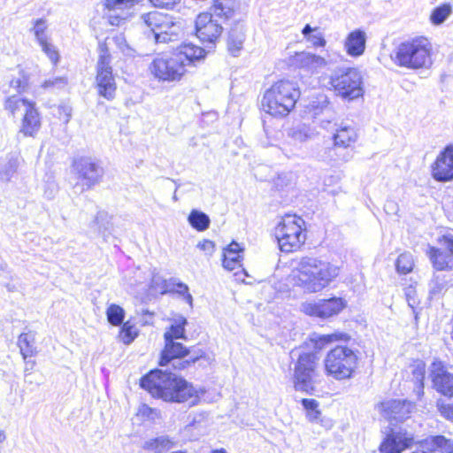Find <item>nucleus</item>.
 Returning <instances> with one entry per match:
<instances>
[{
    "label": "nucleus",
    "mask_w": 453,
    "mask_h": 453,
    "mask_svg": "<svg viewBox=\"0 0 453 453\" xmlns=\"http://www.w3.org/2000/svg\"><path fill=\"white\" fill-rule=\"evenodd\" d=\"M141 387L153 397L165 402L185 403L191 400L194 404L197 392L194 387L177 374L162 370H154L141 379Z\"/></svg>",
    "instance_id": "1"
},
{
    "label": "nucleus",
    "mask_w": 453,
    "mask_h": 453,
    "mask_svg": "<svg viewBox=\"0 0 453 453\" xmlns=\"http://www.w3.org/2000/svg\"><path fill=\"white\" fill-rule=\"evenodd\" d=\"M341 268L316 257H302L293 270L294 284L305 293H318L327 288L340 274Z\"/></svg>",
    "instance_id": "2"
},
{
    "label": "nucleus",
    "mask_w": 453,
    "mask_h": 453,
    "mask_svg": "<svg viewBox=\"0 0 453 453\" xmlns=\"http://www.w3.org/2000/svg\"><path fill=\"white\" fill-rule=\"evenodd\" d=\"M205 50L193 43L179 46L169 55L156 58L150 65L151 73L159 81H179L187 67L204 58Z\"/></svg>",
    "instance_id": "3"
},
{
    "label": "nucleus",
    "mask_w": 453,
    "mask_h": 453,
    "mask_svg": "<svg viewBox=\"0 0 453 453\" xmlns=\"http://www.w3.org/2000/svg\"><path fill=\"white\" fill-rule=\"evenodd\" d=\"M239 9L240 0H213L211 12L196 17V36L203 42L215 43L222 35L223 24L233 19Z\"/></svg>",
    "instance_id": "4"
},
{
    "label": "nucleus",
    "mask_w": 453,
    "mask_h": 453,
    "mask_svg": "<svg viewBox=\"0 0 453 453\" xmlns=\"http://www.w3.org/2000/svg\"><path fill=\"white\" fill-rule=\"evenodd\" d=\"M300 90L297 84L288 80H280L265 90L263 99V110L274 117H285L294 109Z\"/></svg>",
    "instance_id": "5"
},
{
    "label": "nucleus",
    "mask_w": 453,
    "mask_h": 453,
    "mask_svg": "<svg viewBox=\"0 0 453 453\" xmlns=\"http://www.w3.org/2000/svg\"><path fill=\"white\" fill-rule=\"evenodd\" d=\"M431 43L425 37H418L398 44L390 55L398 66L409 69L427 68L432 65Z\"/></svg>",
    "instance_id": "6"
},
{
    "label": "nucleus",
    "mask_w": 453,
    "mask_h": 453,
    "mask_svg": "<svg viewBox=\"0 0 453 453\" xmlns=\"http://www.w3.org/2000/svg\"><path fill=\"white\" fill-rule=\"evenodd\" d=\"M291 357H296L294 364L293 383L296 391L312 395L318 377L319 357L315 352L293 349Z\"/></svg>",
    "instance_id": "7"
},
{
    "label": "nucleus",
    "mask_w": 453,
    "mask_h": 453,
    "mask_svg": "<svg viewBox=\"0 0 453 453\" xmlns=\"http://www.w3.org/2000/svg\"><path fill=\"white\" fill-rule=\"evenodd\" d=\"M275 237L281 251L299 250L306 241L304 220L296 215H285L275 228Z\"/></svg>",
    "instance_id": "8"
},
{
    "label": "nucleus",
    "mask_w": 453,
    "mask_h": 453,
    "mask_svg": "<svg viewBox=\"0 0 453 453\" xmlns=\"http://www.w3.org/2000/svg\"><path fill=\"white\" fill-rule=\"evenodd\" d=\"M335 94L344 100L352 101L364 95L363 78L356 68L336 70L330 78Z\"/></svg>",
    "instance_id": "9"
},
{
    "label": "nucleus",
    "mask_w": 453,
    "mask_h": 453,
    "mask_svg": "<svg viewBox=\"0 0 453 453\" xmlns=\"http://www.w3.org/2000/svg\"><path fill=\"white\" fill-rule=\"evenodd\" d=\"M357 357L346 346H337L331 349L325 359L326 372L336 380L350 378L357 365Z\"/></svg>",
    "instance_id": "10"
},
{
    "label": "nucleus",
    "mask_w": 453,
    "mask_h": 453,
    "mask_svg": "<svg viewBox=\"0 0 453 453\" xmlns=\"http://www.w3.org/2000/svg\"><path fill=\"white\" fill-rule=\"evenodd\" d=\"M99 58L96 65V82L98 94L107 100H111L115 96L116 82L112 75V68L111 66V54L106 43H100Z\"/></svg>",
    "instance_id": "11"
},
{
    "label": "nucleus",
    "mask_w": 453,
    "mask_h": 453,
    "mask_svg": "<svg viewBox=\"0 0 453 453\" xmlns=\"http://www.w3.org/2000/svg\"><path fill=\"white\" fill-rule=\"evenodd\" d=\"M346 306V301L342 297L319 299L318 301L303 302L300 310L308 316L328 319L340 313Z\"/></svg>",
    "instance_id": "12"
},
{
    "label": "nucleus",
    "mask_w": 453,
    "mask_h": 453,
    "mask_svg": "<svg viewBox=\"0 0 453 453\" xmlns=\"http://www.w3.org/2000/svg\"><path fill=\"white\" fill-rule=\"evenodd\" d=\"M78 179L81 181V192L98 184L103 177V168L91 158L81 157L73 164Z\"/></svg>",
    "instance_id": "13"
},
{
    "label": "nucleus",
    "mask_w": 453,
    "mask_h": 453,
    "mask_svg": "<svg viewBox=\"0 0 453 453\" xmlns=\"http://www.w3.org/2000/svg\"><path fill=\"white\" fill-rule=\"evenodd\" d=\"M414 443V435L403 428H391L380 445V453H402Z\"/></svg>",
    "instance_id": "14"
},
{
    "label": "nucleus",
    "mask_w": 453,
    "mask_h": 453,
    "mask_svg": "<svg viewBox=\"0 0 453 453\" xmlns=\"http://www.w3.org/2000/svg\"><path fill=\"white\" fill-rule=\"evenodd\" d=\"M415 403L402 399H390L378 404V411L389 421L403 422L411 417L415 410Z\"/></svg>",
    "instance_id": "15"
},
{
    "label": "nucleus",
    "mask_w": 453,
    "mask_h": 453,
    "mask_svg": "<svg viewBox=\"0 0 453 453\" xmlns=\"http://www.w3.org/2000/svg\"><path fill=\"white\" fill-rule=\"evenodd\" d=\"M433 388L444 396L453 398V374L440 361L433 362L430 368Z\"/></svg>",
    "instance_id": "16"
},
{
    "label": "nucleus",
    "mask_w": 453,
    "mask_h": 453,
    "mask_svg": "<svg viewBox=\"0 0 453 453\" xmlns=\"http://www.w3.org/2000/svg\"><path fill=\"white\" fill-rule=\"evenodd\" d=\"M443 239L448 251L428 246L426 255L435 270H453V236L445 235Z\"/></svg>",
    "instance_id": "17"
},
{
    "label": "nucleus",
    "mask_w": 453,
    "mask_h": 453,
    "mask_svg": "<svg viewBox=\"0 0 453 453\" xmlns=\"http://www.w3.org/2000/svg\"><path fill=\"white\" fill-rule=\"evenodd\" d=\"M432 175L437 181L453 180V145L447 146L432 165Z\"/></svg>",
    "instance_id": "18"
},
{
    "label": "nucleus",
    "mask_w": 453,
    "mask_h": 453,
    "mask_svg": "<svg viewBox=\"0 0 453 453\" xmlns=\"http://www.w3.org/2000/svg\"><path fill=\"white\" fill-rule=\"evenodd\" d=\"M165 345L161 353L159 365L165 366L173 362V366L178 369L185 368L186 365L189 362H181L180 358L188 355V349L180 342H176L174 340L165 341Z\"/></svg>",
    "instance_id": "19"
},
{
    "label": "nucleus",
    "mask_w": 453,
    "mask_h": 453,
    "mask_svg": "<svg viewBox=\"0 0 453 453\" xmlns=\"http://www.w3.org/2000/svg\"><path fill=\"white\" fill-rule=\"evenodd\" d=\"M139 0H104L105 8L111 12L110 19L112 25H119L120 20L127 19L131 10Z\"/></svg>",
    "instance_id": "20"
},
{
    "label": "nucleus",
    "mask_w": 453,
    "mask_h": 453,
    "mask_svg": "<svg viewBox=\"0 0 453 453\" xmlns=\"http://www.w3.org/2000/svg\"><path fill=\"white\" fill-rule=\"evenodd\" d=\"M291 64L298 68L315 72L325 67L327 65V62L320 56L303 51L296 53L295 56H293L291 58Z\"/></svg>",
    "instance_id": "21"
},
{
    "label": "nucleus",
    "mask_w": 453,
    "mask_h": 453,
    "mask_svg": "<svg viewBox=\"0 0 453 453\" xmlns=\"http://www.w3.org/2000/svg\"><path fill=\"white\" fill-rule=\"evenodd\" d=\"M181 32L180 23L170 16L166 22L163 23L160 29L157 31L154 37L157 43H167L177 41Z\"/></svg>",
    "instance_id": "22"
},
{
    "label": "nucleus",
    "mask_w": 453,
    "mask_h": 453,
    "mask_svg": "<svg viewBox=\"0 0 453 453\" xmlns=\"http://www.w3.org/2000/svg\"><path fill=\"white\" fill-rule=\"evenodd\" d=\"M365 32L360 29H356L350 32L346 37L344 48L348 55L351 57H359L365 52Z\"/></svg>",
    "instance_id": "23"
},
{
    "label": "nucleus",
    "mask_w": 453,
    "mask_h": 453,
    "mask_svg": "<svg viewBox=\"0 0 453 453\" xmlns=\"http://www.w3.org/2000/svg\"><path fill=\"white\" fill-rule=\"evenodd\" d=\"M40 128L41 118L34 103L23 114L20 132L26 136H35Z\"/></svg>",
    "instance_id": "24"
},
{
    "label": "nucleus",
    "mask_w": 453,
    "mask_h": 453,
    "mask_svg": "<svg viewBox=\"0 0 453 453\" xmlns=\"http://www.w3.org/2000/svg\"><path fill=\"white\" fill-rule=\"evenodd\" d=\"M244 249L236 242H232L223 251L222 265L228 271H233L242 265Z\"/></svg>",
    "instance_id": "25"
},
{
    "label": "nucleus",
    "mask_w": 453,
    "mask_h": 453,
    "mask_svg": "<svg viewBox=\"0 0 453 453\" xmlns=\"http://www.w3.org/2000/svg\"><path fill=\"white\" fill-rule=\"evenodd\" d=\"M357 136L354 127L341 123L333 136L334 144L336 147L349 148L357 142Z\"/></svg>",
    "instance_id": "26"
},
{
    "label": "nucleus",
    "mask_w": 453,
    "mask_h": 453,
    "mask_svg": "<svg viewBox=\"0 0 453 453\" xmlns=\"http://www.w3.org/2000/svg\"><path fill=\"white\" fill-rule=\"evenodd\" d=\"M420 447L435 453H453V440L443 435L432 436L420 442Z\"/></svg>",
    "instance_id": "27"
},
{
    "label": "nucleus",
    "mask_w": 453,
    "mask_h": 453,
    "mask_svg": "<svg viewBox=\"0 0 453 453\" xmlns=\"http://www.w3.org/2000/svg\"><path fill=\"white\" fill-rule=\"evenodd\" d=\"M245 41V29L240 21L234 23L228 35L227 48L233 56H237Z\"/></svg>",
    "instance_id": "28"
},
{
    "label": "nucleus",
    "mask_w": 453,
    "mask_h": 453,
    "mask_svg": "<svg viewBox=\"0 0 453 453\" xmlns=\"http://www.w3.org/2000/svg\"><path fill=\"white\" fill-rule=\"evenodd\" d=\"M428 286L431 297L439 296L453 286V274L434 273Z\"/></svg>",
    "instance_id": "29"
},
{
    "label": "nucleus",
    "mask_w": 453,
    "mask_h": 453,
    "mask_svg": "<svg viewBox=\"0 0 453 453\" xmlns=\"http://www.w3.org/2000/svg\"><path fill=\"white\" fill-rule=\"evenodd\" d=\"M35 340V334L32 332L23 333L19 336L18 346L24 360L28 357H33L37 354L36 348L34 346Z\"/></svg>",
    "instance_id": "30"
},
{
    "label": "nucleus",
    "mask_w": 453,
    "mask_h": 453,
    "mask_svg": "<svg viewBox=\"0 0 453 453\" xmlns=\"http://www.w3.org/2000/svg\"><path fill=\"white\" fill-rule=\"evenodd\" d=\"M33 104L34 102L27 101L17 96H12L6 99L4 108L14 117L19 113L23 115Z\"/></svg>",
    "instance_id": "31"
},
{
    "label": "nucleus",
    "mask_w": 453,
    "mask_h": 453,
    "mask_svg": "<svg viewBox=\"0 0 453 453\" xmlns=\"http://www.w3.org/2000/svg\"><path fill=\"white\" fill-rule=\"evenodd\" d=\"M187 319L183 316H177L173 319V324L165 333V341L185 339V326Z\"/></svg>",
    "instance_id": "32"
},
{
    "label": "nucleus",
    "mask_w": 453,
    "mask_h": 453,
    "mask_svg": "<svg viewBox=\"0 0 453 453\" xmlns=\"http://www.w3.org/2000/svg\"><path fill=\"white\" fill-rule=\"evenodd\" d=\"M173 442L167 436H159L146 441L142 448L154 453H163L173 447Z\"/></svg>",
    "instance_id": "33"
},
{
    "label": "nucleus",
    "mask_w": 453,
    "mask_h": 453,
    "mask_svg": "<svg viewBox=\"0 0 453 453\" xmlns=\"http://www.w3.org/2000/svg\"><path fill=\"white\" fill-rule=\"evenodd\" d=\"M169 17V15L159 12H151L149 13L142 14L141 19L155 35L157 31L160 29L163 23L166 22Z\"/></svg>",
    "instance_id": "34"
},
{
    "label": "nucleus",
    "mask_w": 453,
    "mask_h": 453,
    "mask_svg": "<svg viewBox=\"0 0 453 453\" xmlns=\"http://www.w3.org/2000/svg\"><path fill=\"white\" fill-rule=\"evenodd\" d=\"M188 220L195 229L200 232L208 229L211 222L207 214L197 210H192Z\"/></svg>",
    "instance_id": "35"
},
{
    "label": "nucleus",
    "mask_w": 453,
    "mask_h": 453,
    "mask_svg": "<svg viewBox=\"0 0 453 453\" xmlns=\"http://www.w3.org/2000/svg\"><path fill=\"white\" fill-rule=\"evenodd\" d=\"M290 136L298 142H305L309 140L313 139L317 133L309 126L299 125L294 127L289 134Z\"/></svg>",
    "instance_id": "36"
},
{
    "label": "nucleus",
    "mask_w": 453,
    "mask_h": 453,
    "mask_svg": "<svg viewBox=\"0 0 453 453\" xmlns=\"http://www.w3.org/2000/svg\"><path fill=\"white\" fill-rule=\"evenodd\" d=\"M452 14V6L450 4H443L433 10L430 15V20L434 25L442 24Z\"/></svg>",
    "instance_id": "37"
},
{
    "label": "nucleus",
    "mask_w": 453,
    "mask_h": 453,
    "mask_svg": "<svg viewBox=\"0 0 453 453\" xmlns=\"http://www.w3.org/2000/svg\"><path fill=\"white\" fill-rule=\"evenodd\" d=\"M19 166V158L15 155H12L6 164L0 169L1 179L4 181H9L12 176L16 173Z\"/></svg>",
    "instance_id": "38"
},
{
    "label": "nucleus",
    "mask_w": 453,
    "mask_h": 453,
    "mask_svg": "<svg viewBox=\"0 0 453 453\" xmlns=\"http://www.w3.org/2000/svg\"><path fill=\"white\" fill-rule=\"evenodd\" d=\"M107 319L112 326H120L123 323L125 311L117 304H111L106 311Z\"/></svg>",
    "instance_id": "39"
},
{
    "label": "nucleus",
    "mask_w": 453,
    "mask_h": 453,
    "mask_svg": "<svg viewBox=\"0 0 453 453\" xmlns=\"http://www.w3.org/2000/svg\"><path fill=\"white\" fill-rule=\"evenodd\" d=\"M310 112L313 115H319L329 108V101L326 95H319L315 99L311 100L308 105Z\"/></svg>",
    "instance_id": "40"
},
{
    "label": "nucleus",
    "mask_w": 453,
    "mask_h": 453,
    "mask_svg": "<svg viewBox=\"0 0 453 453\" xmlns=\"http://www.w3.org/2000/svg\"><path fill=\"white\" fill-rule=\"evenodd\" d=\"M34 26L31 28V32H33L36 41L38 43H42L48 40V36L46 34V30L48 27L47 22L43 19H35L34 22Z\"/></svg>",
    "instance_id": "41"
},
{
    "label": "nucleus",
    "mask_w": 453,
    "mask_h": 453,
    "mask_svg": "<svg viewBox=\"0 0 453 453\" xmlns=\"http://www.w3.org/2000/svg\"><path fill=\"white\" fill-rule=\"evenodd\" d=\"M396 269L399 273L406 274L412 270L413 259L411 254L403 253L401 254L395 264Z\"/></svg>",
    "instance_id": "42"
},
{
    "label": "nucleus",
    "mask_w": 453,
    "mask_h": 453,
    "mask_svg": "<svg viewBox=\"0 0 453 453\" xmlns=\"http://www.w3.org/2000/svg\"><path fill=\"white\" fill-rule=\"evenodd\" d=\"M137 336V330L129 321L123 323L119 337L125 344H130Z\"/></svg>",
    "instance_id": "43"
},
{
    "label": "nucleus",
    "mask_w": 453,
    "mask_h": 453,
    "mask_svg": "<svg viewBox=\"0 0 453 453\" xmlns=\"http://www.w3.org/2000/svg\"><path fill=\"white\" fill-rule=\"evenodd\" d=\"M436 408L443 418L453 422V403H447L444 399L440 398L436 401Z\"/></svg>",
    "instance_id": "44"
},
{
    "label": "nucleus",
    "mask_w": 453,
    "mask_h": 453,
    "mask_svg": "<svg viewBox=\"0 0 453 453\" xmlns=\"http://www.w3.org/2000/svg\"><path fill=\"white\" fill-rule=\"evenodd\" d=\"M40 46L42 48V50L47 55L50 60L54 65H56L59 59V54L56 47L53 44L48 42V40L42 43H40Z\"/></svg>",
    "instance_id": "45"
},
{
    "label": "nucleus",
    "mask_w": 453,
    "mask_h": 453,
    "mask_svg": "<svg viewBox=\"0 0 453 453\" xmlns=\"http://www.w3.org/2000/svg\"><path fill=\"white\" fill-rule=\"evenodd\" d=\"M413 376L415 377L417 381L419 383L418 395V397H420L421 395H424V390H423V388H424L423 380H424V378H425V369H424V366H419V365L417 366L413 370Z\"/></svg>",
    "instance_id": "46"
},
{
    "label": "nucleus",
    "mask_w": 453,
    "mask_h": 453,
    "mask_svg": "<svg viewBox=\"0 0 453 453\" xmlns=\"http://www.w3.org/2000/svg\"><path fill=\"white\" fill-rule=\"evenodd\" d=\"M176 293L182 296L184 300L192 306L193 303V297L191 294L188 292V287L182 282H179L176 284Z\"/></svg>",
    "instance_id": "47"
},
{
    "label": "nucleus",
    "mask_w": 453,
    "mask_h": 453,
    "mask_svg": "<svg viewBox=\"0 0 453 453\" xmlns=\"http://www.w3.org/2000/svg\"><path fill=\"white\" fill-rule=\"evenodd\" d=\"M306 40L307 42H311L314 47H324L326 42L323 34L319 32V29L317 30V32H314L311 36H309Z\"/></svg>",
    "instance_id": "48"
},
{
    "label": "nucleus",
    "mask_w": 453,
    "mask_h": 453,
    "mask_svg": "<svg viewBox=\"0 0 453 453\" xmlns=\"http://www.w3.org/2000/svg\"><path fill=\"white\" fill-rule=\"evenodd\" d=\"M66 85V80L63 77H58L54 79H49L45 81L42 84V87L45 88H61Z\"/></svg>",
    "instance_id": "49"
},
{
    "label": "nucleus",
    "mask_w": 453,
    "mask_h": 453,
    "mask_svg": "<svg viewBox=\"0 0 453 453\" xmlns=\"http://www.w3.org/2000/svg\"><path fill=\"white\" fill-rule=\"evenodd\" d=\"M150 3L157 8H165V9H172L177 4L180 3V0H150Z\"/></svg>",
    "instance_id": "50"
},
{
    "label": "nucleus",
    "mask_w": 453,
    "mask_h": 453,
    "mask_svg": "<svg viewBox=\"0 0 453 453\" xmlns=\"http://www.w3.org/2000/svg\"><path fill=\"white\" fill-rule=\"evenodd\" d=\"M197 248L206 252L207 254L211 255L214 252L215 244L212 241L205 239L198 242Z\"/></svg>",
    "instance_id": "51"
},
{
    "label": "nucleus",
    "mask_w": 453,
    "mask_h": 453,
    "mask_svg": "<svg viewBox=\"0 0 453 453\" xmlns=\"http://www.w3.org/2000/svg\"><path fill=\"white\" fill-rule=\"evenodd\" d=\"M35 365L36 363L35 360H25L24 376L26 381H27V377L35 368Z\"/></svg>",
    "instance_id": "52"
},
{
    "label": "nucleus",
    "mask_w": 453,
    "mask_h": 453,
    "mask_svg": "<svg viewBox=\"0 0 453 453\" xmlns=\"http://www.w3.org/2000/svg\"><path fill=\"white\" fill-rule=\"evenodd\" d=\"M302 404L304 407V409L307 411H311L312 409L318 408V402L314 399H303Z\"/></svg>",
    "instance_id": "53"
},
{
    "label": "nucleus",
    "mask_w": 453,
    "mask_h": 453,
    "mask_svg": "<svg viewBox=\"0 0 453 453\" xmlns=\"http://www.w3.org/2000/svg\"><path fill=\"white\" fill-rule=\"evenodd\" d=\"M142 414L147 416L149 418L154 419L158 417L159 412L155 409L150 408L148 406H143Z\"/></svg>",
    "instance_id": "54"
},
{
    "label": "nucleus",
    "mask_w": 453,
    "mask_h": 453,
    "mask_svg": "<svg viewBox=\"0 0 453 453\" xmlns=\"http://www.w3.org/2000/svg\"><path fill=\"white\" fill-rule=\"evenodd\" d=\"M59 114H64V121L65 123L69 122L72 116V109L69 106L64 105L59 108Z\"/></svg>",
    "instance_id": "55"
},
{
    "label": "nucleus",
    "mask_w": 453,
    "mask_h": 453,
    "mask_svg": "<svg viewBox=\"0 0 453 453\" xmlns=\"http://www.w3.org/2000/svg\"><path fill=\"white\" fill-rule=\"evenodd\" d=\"M11 87L17 89L19 92H20L25 88V81L21 80L20 78L13 79L11 81L10 83Z\"/></svg>",
    "instance_id": "56"
},
{
    "label": "nucleus",
    "mask_w": 453,
    "mask_h": 453,
    "mask_svg": "<svg viewBox=\"0 0 453 453\" xmlns=\"http://www.w3.org/2000/svg\"><path fill=\"white\" fill-rule=\"evenodd\" d=\"M320 414H321L320 411L318 410V408H316V409H312L311 411H309L307 412V417L310 421L314 422L319 418Z\"/></svg>",
    "instance_id": "57"
},
{
    "label": "nucleus",
    "mask_w": 453,
    "mask_h": 453,
    "mask_svg": "<svg viewBox=\"0 0 453 453\" xmlns=\"http://www.w3.org/2000/svg\"><path fill=\"white\" fill-rule=\"evenodd\" d=\"M319 28L318 27H311L309 24L305 25L304 27L302 30V34L303 35L304 38L307 39L309 36H311L314 32H317Z\"/></svg>",
    "instance_id": "58"
},
{
    "label": "nucleus",
    "mask_w": 453,
    "mask_h": 453,
    "mask_svg": "<svg viewBox=\"0 0 453 453\" xmlns=\"http://www.w3.org/2000/svg\"><path fill=\"white\" fill-rule=\"evenodd\" d=\"M114 40L123 52H125V48L122 47V45H124L127 50H129V47L126 44V41H125L124 37L117 36Z\"/></svg>",
    "instance_id": "59"
},
{
    "label": "nucleus",
    "mask_w": 453,
    "mask_h": 453,
    "mask_svg": "<svg viewBox=\"0 0 453 453\" xmlns=\"http://www.w3.org/2000/svg\"><path fill=\"white\" fill-rule=\"evenodd\" d=\"M159 281H161L165 285V280H161L159 277L154 276L151 281V287H155V285H159Z\"/></svg>",
    "instance_id": "60"
},
{
    "label": "nucleus",
    "mask_w": 453,
    "mask_h": 453,
    "mask_svg": "<svg viewBox=\"0 0 453 453\" xmlns=\"http://www.w3.org/2000/svg\"><path fill=\"white\" fill-rule=\"evenodd\" d=\"M6 439V434L4 430H0V443L4 442Z\"/></svg>",
    "instance_id": "61"
},
{
    "label": "nucleus",
    "mask_w": 453,
    "mask_h": 453,
    "mask_svg": "<svg viewBox=\"0 0 453 453\" xmlns=\"http://www.w3.org/2000/svg\"><path fill=\"white\" fill-rule=\"evenodd\" d=\"M412 453H433V451H427V449L421 448V449H418Z\"/></svg>",
    "instance_id": "62"
},
{
    "label": "nucleus",
    "mask_w": 453,
    "mask_h": 453,
    "mask_svg": "<svg viewBox=\"0 0 453 453\" xmlns=\"http://www.w3.org/2000/svg\"><path fill=\"white\" fill-rule=\"evenodd\" d=\"M351 157H352V155H351L350 153H349V152H348V153H346V154L344 155V157H343V160H344L345 162H348L349 160H350V158H351Z\"/></svg>",
    "instance_id": "63"
},
{
    "label": "nucleus",
    "mask_w": 453,
    "mask_h": 453,
    "mask_svg": "<svg viewBox=\"0 0 453 453\" xmlns=\"http://www.w3.org/2000/svg\"><path fill=\"white\" fill-rule=\"evenodd\" d=\"M212 453H226V451L225 449H221L213 450Z\"/></svg>",
    "instance_id": "64"
}]
</instances>
